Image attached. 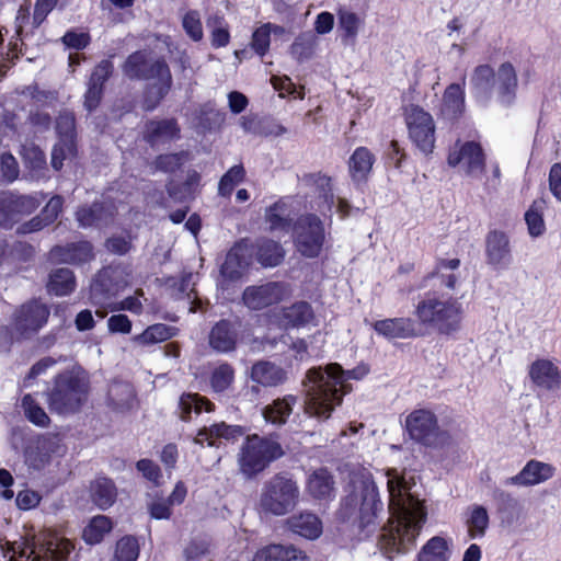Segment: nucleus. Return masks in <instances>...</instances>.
Returning <instances> with one entry per match:
<instances>
[{
    "label": "nucleus",
    "mask_w": 561,
    "mask_h": 561,
    "mask_svg": "<svg viewBox=\"0 0 561 561\" xmlns=\"http://www.w3.org/2000/svg\"><path fill=\"white\" fill-rule=\"evenodd\" d=\"M59 139L76 141V118L73 113L65 111L59 114L56 122Z\"/></svg>",
    "instance_id": "obj_60"
},
{
    "label": "nucleus",
    "mask_w": 561,
    "mask_h": 561,
    "mask_svg": "<svg viewBox=\"0 0 561 561\" xmlns=\"http://www.w3.org/2000/svg\"><path fill=\"white\" fill-rule=\"evenodd\" d=\"M447 161L450 167H458L472 178H480L484 173V154L481 146L474 141H457L449 151Z\"/></svg>",
    "instance_id": "obj_14"
},
{
    "label": "nucleus",
    "mask_w": 561,
    "mask_h": 561,
    "mask_svg": "<svg viewBox=\"0 0 561 561\" xmlns=\"http://www.w3.org/2000/svg\"><path fill=\"white\" fill-rule=\"evenodd\" d=\"M107 403L117 412L131 410L136 404V393L133 386L126 381H114L107 391Z\"/></svg>",
    "instance_id": "obj_27"
},
{
    "label": "nucleus",
    "mask_w": 561,
    "mask_h": 561,
    "mask_svg": "<svg viewBox=\"0 0 561 561\" xmlns=\"http://www.w3.org/2000/svg\"><path fill=\"white\" fill-rule=\"evenodd\" d=\"M250 379L262 387L273 388L285 383L287 371L279 365L270 360H257L251 366Z\"/></svg>",
    "instance_id": "obj_20"
},
{
    "label": "nucleus",
    "mask_w": 561,
    "mask_h": 561,
    "mask_svg": "<svg viewBox=\"0 0 561 561\" xmlns=\"http://www.w3.org/2000/svg\"><path fill=\"white\" fill-rule=\"evenodd\" d=\"M374 330L387 339H409L416 335L415 322L410 318H392L376 321Z\"/></svg>",
    "instance_id": "obj_26"
},
{
    "label": "nucleus",
    "mask_w": 561,
    "mask_h": 561,
    "mask_svg": "<svg viewBox=\"0 0 561 561\" xmlns=\"http://www.w3.org/2000/svg\"><path fill=\"white\" fill-rule=\"evenodd\" d=\"M127 274L124 276V271L119 267H106L102 270L91 285L92 298H98L99 295L115 296L119 290L128 285Z\"/></svg>",
    "instance_id": "obj_19"
},
{
    "label": "nucleus",
    "mask_w": 561,
    "mask_h": 561,
    "mask_svg": "<svg viewBox=\"0 0 561 561\" xmlns=\"http://www.w3.org/2000/svg\"><path fill=\"white\" fill-rule=\"evenodd\" d=\"M374 154L366 147H358L350 158L348 167L354 181H364L371 171Z\"/></svg>",
    "instance_id": "obj_34"
},
{
    "label": "nucleus",
    "mask_w": 561,
    "mask_h": 561,
    "mask_svg": "<svg viewBox=\"0 0 561 561\" xmlns=\"http://www.w3.org/2000/svg\"><path fill=\"white\" fill-rule=\"evenodd\" d=\"M306 490L316 500H330L335 495L334 477L324 468L317 469L308 477Z\"/></svg>",
    "instance_id": "obj_25"
},
{
    "label": "nucleus",
    "mask_w": 561,
    "mask_h": 561,
    "mask_svg": "<svg viewBox=\"0 0 561 561\" xmlns=\"http://www.w3.org/2000/svg\"><path fill=\"white\" fill-rule=\"evenodd\" d=\"M460 265L459 259H442L437 262L435 271L431 275L436 278L440 286L454 289L458 280V276L454 273Z\"/></svg>",
    "instance_id": "obj_46"
},
{
    "label": "nucleus",
    "mask_w": 561,
    "mask_h": 561,
    "mask_svg": "<svg viewBox=\"0 0 561 561\" xmlns=\"http://www.w3.org/2000/svg\"><path fill=\"white\" fill-rule=\"evenodd\" d=\"M286 204L282 201L270 206L265 211L266 222L271 230H286L290 226V219Z\"/></svg>",
    "instance_id": "obj_54"
},
{
    "label": "nucleus",
    "mask_w": 561,
    "mask_h": 561,
    "mask_svg": "<svg viewBox=\"0 0 561 561\" xmlns=\"http://www.w3.org/2000/svg\"><path fill=\"white\" fill-rule=\"evenodd\" d=\"M185 159V152L161 154L156 158L153 165L159 171L174 172L183 164Z\"/></svg>",
    "instance_id": "obj_63"
},
{
    "label": "nucleus",
    "mask_w": 561,
    "mask_h": 561,
    "mask_svg": "<svg viewBox=\"0 0 561 561\" xmlns=\"http://www.w3.org/2000/svg\"><path fill=\"white\" fill-rule=\"evenodd\" d=\"M468 535L471 539L483 537L489 526V515L481 505L472 506L466 520Z\"/></svg>",
    "instance_id": "obj_49"
},
{
    "label": "nucleus",
    "mask_w": 561,
    "mask_h": 561,
    "mask_svg": "<svg viewBox=\"0 0 561 561\" xmlns=\"http://www.w3.org/2000/svg\"><path fill=\"white\" fill-rule=\"evenodd\" d=\"M90 381L80 367L57 374L53 386L46 391V403L51 413L67 416L80 412L87 403Z\"/></svg>",
    "instance_id": "obj_3"
},
{
    "label": "nucleus",
    "mask_w": 561,
    "mask_h": 561,
    "mask_svg": "<svg viewBox=\"0 0 561 561\" xmlns=\"http://www.w3.org/2000/svg\"><path fill=\"white\" fill-rule=\"evenodd\" d=\"M494 80V71L489 65L478 66L472 75L471 83L479 92H485Z\"/></svg>",
    "instance_id": "obj_61"
},
{
    "label": "nucleus",
    "mask_w": 561,
    "mask_h": 561,
    "mask_svg": "<svg viewBox=\"0 0 561 561\" xmlns=\"http://www.w3.org/2000/svg\"><path fill=\"white\" fill-rule=\"evenodd\" d=\"M298 398L294 394H287L283 398L273 400L270 404L262 409V415L265 422L276 426H282L293 412L294 405Z\"/></svg>",
    "instance_id": "obj_30"
},
{
    "label": "nucleus",
    "mask_w": 561,
    "mask_h": 561,
    "mask_svg": "<svg viewBox=\"0 0 561 561\" xmlns=\"http://www.w3.org/2000/svg\"><path fill=\"white\" fill-rule=\"evenodd\" d=\"M419 321L439 334L451 335L460 330L463 317L461 302L445 294H428L415 308Z\"/></svg>",
    "instance_id": "obj_5"
},
{
    "label": "nucleus",
    "mask_w": 561,
    "mask_h": 561,
    "mask_svg": "<svg viewBox=\"0 0 561 561\" xmlns=\"http://www.w3.org/2000/svg\"><path fill=\"white\" fill-rule=\"evenodd\" d=\"M48 290L57 296H65L75 290L76 279L71 270L60 267L54 270L49 275Z\"/></svg>",
    "instance_id": "obj_40"
},
{
    "label": "nucleus",
    "mask_w": 561,
    "mask_h": 561,
    "mask_svg": "<svg viewBox=\"0 0 561 561\" xmlns=\"http://www.w3.org/2000/svg\"><path fill=\"white\" fill-rule=\"evenodd\" d=\"M405 430L412 440L426 447H436L447 439V434L439 430L436 415L427 409L412 411L405 417Z\"/></svg>",
    "instance_id": "obj_9"
},
{
    "label": "nucleus",
    "mask_w": 561,
    "mask_h": 561,
    "mask_svg": "<svg viewBox=\"0 0 561 561\" xmlns=\"http://www.w3.org/2000/svg\"><path fill=\"white\" fill-rule=\"evenodd\" d=\"M196 275L193 273H184L181 276L178 291L179 294L186 295V298L188 299L191 307L190 312H196L197 309H202V300L197 298L195 295L194 286L196 284Z\"/></svg>",
    "instance_id": "obj_58"
},
{
    "label": "nucleus",
    "mask_w": 561,
    "mask_h": 561,
    "mask_svg": "<svg viewBox=\"0 0 561 561\" xmlns=\"http://www.w3.org/2000/svg\"><path fill=\"white\" fill-rule=\"evenodd\" d=\"M272 24L259 27L252 35L251 46L260 56L265 55L270 48Z\"/></svg>",
    "instance_id": "obj_64"
},
{
    "label": "nucleus",
    "mask_w": 561,
    "mask_h": 561,
    "mask_svg": "<svg viewBox=\"0 0 561 561\" xmlns=\"http://www.w3.org/2000/svg\"><path fill=\"white\" fill-rule=\"evenodd\" d=\"M496 81L502 101L510 103L517 87V76L512 64L504 62L500 66Z\"/></svg>",
    "instance_id": "obj_42"
},
{
    "label": "nucleus",
    "mask_w": 561,
    "mask_h": 561,
    "mask_svg": "<svg viewBox=\"0 0 561 561\" xmlns=\"http://www.w3.org/2000/svg\"><path fill=\"white\" fill-rule=\"evenodd\" d=\"M314 318L311 306L308 302L300 301L283 310V319L286 324L291 327H302L310 323Z\"/></svg>",
    "instance_id": "obj_44"
},
{
    "label": "nucleus",
    "mask_w": 561,
    "mask_h": 561,
    "mask_svg": "<svg viewBox=\"0 0 561 561\" xmlns=\"http://www.w3.org/2000/svg\"><path fill=\"white\" fill-rule=\"evenodd\" d=\"M363 25V20L354 12L341 10L339 12V28L342 31V42L354 46Z\"/></svg>",
    "instance_id": "obj_39"
},
{
    "label": "nucleus",
    "mask_w": 561,
    "mask_h": 561,
    "mask_svg": "<svg viewBox=\"0 0 561 561\" xmlns=\"http://www.w3.org/2000/svg\"><path fill=\"white\" fill-rule=\"evenodd\" d=\"M152 61L153 58L146 50L135 51L125 60L123 73L131 80H144Z\"/></svg>",
    "instance_id": "obj_33"
},
{
    "label": "nucleus",
    "mask_w": 561,
    "mask_h": 561,
    "mask_svg": "<svg viewBox=\"0 0 561 561\" xmlns=\"http://www.w3.org/2000/svg\"><path fill=\"white\" fill-rule=\"evenodd\" d=\"M531 381L545 390H557L561 387V370L550 359L540 358L529 366Z\"/></svg>",
    "instance_id": "obj_21"
},
{
    "label": "nucleus",
    "mask_w": 561,
    "mask_h": 561,
    "mask_svg": "<svg viewBox=\"0 0 561 561\" xmlns=\"http://www.w3.org/2000/svg\"><path fill=\"white\" fill-rule=\"evenodd\" d=\"M283 454V448L276 440L253 435L241 446L238 455L239 470L247 479H252Z\"/></svg>",
    "instance_id": "obj_8"
},
{
    "label": "nucleus",
    "mask_w": 561,
    "mask_h": 561,
    "mask_svg": "<svg viewBox=\"0 0 561 561\" xmlns=\"http://www.w3.org/2000/svg\"><path fill=\"white\" fill-rule=\"evenodd\" d=\"M242 435V430L237 425H228L225 422L216 423L209 427H203L198 431L194 442L203 445L207 442L209 446L218 447L216 439L236 440Z\"/></svg>",
    "instance_id": "obj_28"
},
{
    "label": "nucleus",
    "mask_w": 561,
    "mask_h": 561,
    "mask_svg": "<svg viewBox=\"0 0 561 561\" xmlns=\"http://www.w3.org/2000/svg\"><path fill=\"white\" fill-rule=\"evenodd\" d=\"M245 170L241 164L231 167L220 179L218 194L224 197L231 195L234 187L244 180Z\"/></svg>",
    "instance_id": "obj_55"
},
{
    "label": "nucleus",
    "mask_w": 561,
    "mask_h": 561,
    "mask_svg": "<svg viewBox=\"0 0 561 561\" xmlns=\"http://www.w3.org/2000/svg\"><path fill=\"white\" fill-rule=\"evenodd\" d=\"M182 25L185 33L195 42L203 38V26L201 15L197 11H188L182 20Z\"/></svg>",
    "instance_id": "obj_62"
},
{
    "label": "nucleus",
    "mask_w": 561,
    "mask_h": 561,
    "mask_svg": "<svg viewBox=\"0 0 561 561\" xmlns=\"http://www.w3.org/2000/svg\"><path fill=\"white\" fill-rule=\"evenodd\" d=\"M207 25L211 28L210 39L214 47H225L229 44L230 34L221 16L215 15L209 18Z\"/></svg>",
    "instance_id": "obj_56"
},
{
    "label": "nucleus",
    "mask_w": 561,
    "mask_h": 561,
    "mask_svg": "<svg viewBox=\"0 0 561 561\" xmlns=\"http://www.w3.org/2000/svg\"><path fill=\"white\" fill-rule=\"evenodd\" d=\"M554 474V468L547 462L535 459L529 460L516 476L510 477L504 481L505 485L531 486L540 484Z\"/></svg>",
    "instance_id": "obj_18"
},
{
    "label": "nucleus",
    "mask_w": 561,
    "mask_h": 561,
    "mask_svg": "<svg viewBox=\"0 0 561 561\" xmlns=\"http://www.w3.org/2000/svg\"><path fill=\"white\" fill-rule=\"evenodd\" d=\"M485 252L489 264L507 266L511 262L510 240L505 232L490 231L485 239Z\"/></svg>",
    "instance_id": "obj_22"
},
{
    "label": "nucleus",
    "mask_w": 561,
    "mask_h": 561,
    "mask_svg": "<svg viewBox=\"0 0 561 561\" xmlns=\"http://www.w3.org/2000/svg\"><path fill=\"white\" fill-rule=\"evenodd\" d=\"M442 114L450 119L457 118L465 111V92L460 84H449L444 94L442 103Z\"/></svg>",
    "instance_id": "obj_32"
},
{
    "label": "nucleus",
    "mask_w": 561,
    "mask_h": 561,
    "mask_svg": "<svg viewBox=\"0 0 561 561\" xmlns=\"http://www.w3.org/2000/svg\"><path fill=\"white\" fill-rule=\"evenodd\" d=\"M180 137V128L175 119L149 121L146 124L144 138L151 146L165 144Z\"/></svg>",
    "instance_id": "obj_24"
},
{
    "label": "nucleus",
    "mask_w": 561,
    "mask_h": 561,
    "mask_svg": "<svg viewBox=\"0 0 561 561\" xmlns=\"http://www.w3.org/2000/svg\"><path fill=\"white\" fill-rule=\"evenodd\" d=\"M247 266L248 263L243 254V249L241 247H233L227 253L220 272L224 277L236 280L242 276Z\"/></svg>",
    "instance_id": "obj_37"
},
{
    "label": "nucleus",
    "mask_w": 561,
    "mask_h": 561,
    "mask_svg": "<svg viewBox=\"0 0 561 561\" xmlns=\"http://www.w3.org/2000/svg\"><path fill=\"white\" fill-rule=\"evenodd\" d=\"M22 159L35 178H41L47 170L46 156L34 142H25L21 149Z\"/></svg>",
    "instance_id": "obj_36"
},
{
    "label": "nucleus",
    "mask_w": 561,
    "mask_h": 561,
    "mask_svg": "<svg viewBox=\"0 0 561 561\" xmlns=\"http://www.w3.org/2000/svg\"><path fill=\"white\" fill-rule=\"evenodd\" d=\"M299 499L297 481L286 473H277L263 484L259 510L267 515L284 516L295 510Z\"/></svg>",
    "instance_id": "obj_7"
},
{
    "label": "nucleus",
    "mask_w": 561,
    "mask_h": 561,
    "mask_svg": "<svg viewBox=\"0 0 561 561\" xmlns=\"http://www.w3.org/2000/svg\"><path fill=\"white\" fill-rule=\"evenodd\" d=\"M50 260L68 263L82 264L93 259L92 245L87 241L70 243L66 247L56 245L49 252Z\"/></svg>",
    "instance_id": "obj_23"
},
{
    "label": "nucleus",
    "mask_w": 561,
    "mask_h": 561,
    "mask_svg": "<svg viewBox=\"0 0 561 561\" xmlns=\"http://www.w3.org/2000/svg\"><path fill=\"white\" fill-rule=\"evenodd\" d=\"M49 314L50 311L46 305L38 300H31L14 310L11 325L21 337L30 339L47 323Z\"/></svg>",
    "instance_id": "obj_10"
},
{
    "label": "nucleus",
    "mask_w": 561,
    "mask_h": 561,
    "mask_svg": "<svg viewBox=\"0 0 561 561\" xmlns=\"http://www.w3.org/2000/svg\"><path fill=\"white\" fill-rule=\"evenodd\" d=\"M144 80L150 81L146 90L144 106L147 111H151L158 106L172 88V75L165 60L153 59Z\"/></svg>",
    "instance_id": "obj_13"
},
{
    "label": "nucleus",
    "mask_w": 561,
    "mask_h": 561,
    "mask_svg": "<svg viewBox=\"0 0 561 561\" xmlns=\"http://www.w3.org/2000/svg\"><path fill=\"white\" fill-rule=\"evenodd\" d=\"M111 216L112 214L100 203H94L90 207H81L77 211V220L84 228L106 222Z\"/></svg>",
    "instance_id": "obj_47"
},
{
    "label": "nucleus",
    "mask_w": 561,
    "mask_h": 561,
    "mask_svg": "<svg viewBox=\"0 0 561 561\" xmlns=\"http://www.w3.org/2000/svg\"><path fill=\"white\" fill-rule=\"evenodd\" d=\"M113 62L108 59L100 61L93 69L88 88L84 93L83 106L88 112H93L101 103L104 90V83L113 73Z\"/></svg>",
    "instance_id": "obj_17"
},
{
    "label": "nucleus",
    "mask_w": 561,
    "mask_h": 561,
    "mask_svg": "<svg viewBox=\"0 0 561 561\" xmlns=\"http://www.w3.org/2000/svg\"><path fill=\"white\" fill-rule=\"evenodd\" d=\"M380 502L376 484L368 473H355L351 477L346 486V495L341 503V511L344 517L359 514L362 526H369Z\"/></svg>",
    "instance_id": "obj_6"
},
{
    "label": "nucleus",
    "mask_w": 561,
    "mask_h": 561,
    "mask_svg": "<svg viewBox=\"0 0 561 561\" xmlns=\"http://www.w3.org/2000/svg\"><path fill=\"white\" fill-rule=\"evenodd\" d=\"M284 255L282 245L273 240H262L257 245V261L265 267L280 264Z\"/></svg>",
    "instance_id": "obj_45"
},
{
    "label": "nucleus",
    "mask_w": 561,
    "mask_h": 561,
    "mask_svg": "<svg viewBox=\"0 0 561 561\" xmlns=\"http://www.w3.org/2000/svg\"><path fill=\"white\" fill-rule=\"evenodd\" d=\"M91 496L95 505L105 510L114 503L116 499V488L110 479H96L91 485Z\"/></svg>",
    "instance_id": "obj_41"
},
{
    "label": "nucleus",
    "mask_w": 561,
    "mask_h": 561,
    "mask_svg": "<svg viewBox=\"0 0 561 561\" xmlns=\"http://www.w3.org/2000/svg\"><path fill=\"white\" fill-rule=\"evenodd\" d=\"M22 408L25 417L36 426L47 427L50 424V417L39 403L31 396L25 394L22 399Z\"/></svg>",
    "instance_id": "obj_53"
},
{
    "label": "nucleus",
    "mask_w": 561,
    "mask_h": 561,
    "mask_svg": "<svg viewBox=\"0 0 561 561\" xmlns=\"http://www.w3.org/2000/svg\"><path fill=\"white\" fill-rule=\"evenodd\" d=\"M62 453L58 435H41L25 450V462L28 467L39 470L47 466L53 455Z\"/></svg>",
    "instance_id": "obj_16"
},
{
    "label": "nucleus",
    "mask_w": 561,
    "mask_h": 561,
    "mask_svg": "<svg viewBox=\"0 0 561 561\" xmlns=\"http://www.w3.org/2000/svg\"><path fill=\"white\" fill-rule=\"evenodd\" d=\"M139 554L138 542L134 537L127 536L116 543L115 556L112 561H136Z\"/></svg>",
    "instance_id": "obj_59"
},
{
    "label": "nucleus",
    "mask_w": 561,
    "mask_h": 561,
    "mask_svg": "<svg viewBox=\"0 0 561 561\" xmlns=\"http://www.w3.org/2000/svg\"><path fill=\"white\" fill-rule=\"evenodd\" d=\"M7 561H65L75 549L73 543L51 530L35 535L31 540L7 542Z\"/></svg>",
    "instance_id": "obj_4"
},
{
    "label": "nucleus",
    "mask_w": 561,
    "mask_h": 561,
    "mask_svg": "<svg viewBox=\"0 0 561 561\" xmlns=\"http://www.w3.org/2000/svg\"><path fill=\"white\" fill-rule=\"evenodd\" d=\"M176 333V329L164 323L148 327L142 333L136 335L134 341L139 345H151L164 342Z\"/></svg>",
    "instance_id": "obj_43"
},
{
    "label": "nucleus",
    "mask_w": 561,
    "mask_h": 561,
    "mask_svg": "<svg viewBox=\"0 0 561 561\" xmlns=\"http://www.w3.org/2000/svg\"><path fill=\"white\" fill-rule=\"evenodd\" d=\"M368 371L369 369L365 365L345 371L336 363L329 364L324 368L308 369L301 381L305 413L319 420L329 419L335 407L342 403L343 396L351 391L346 381L359 380Z\"/></svg>",
    "instance_id": "obj_2"
},
{
    "label": "nucleus",
    "mask_w": 561,
    "mask_h": 561,
    "mask_svg": "<svg viewBox=\"0 0 561 561\" xmlns=\"http://www.w3.org/2000/svg\"><path fill=\"white\" fill-rule=\"evenodd\" d=\"M405 122L412 141L422 152L431 153L435 145V125L432 115L417 105H409L405 108Z\"/></svg>",
    "instance_id": "obj_11"
},
{
    "label": "nucleus",
    "mask_w": 561,
    "mask_h": 561,
    "mask_svg": "<svg viewBox=\"0 0 561 561\" xmlns=\"http://www.w3.org/2000/svg\"><path fill=\"white\" fill-rule=\"evenodd\" d=\"M112 529V522L104 515L93 517L83 530V539L87 543L95 545L103 540Z\"/></svg>",
    "instance_id": "obj_50"
},
{
    "label": "nucleus",
    "mask_w": 561,
    "mask_h": 561,
    "mask_svg": "<svg viewBox=\"0 0 561 561\" xmlns=\"http://www.w3.org/2000/svg\"><path fill=\"white\" fill-rule=\"evenodd\" d=\"M309 181L314 186L316 193L318 194V209L323 215L331 214L332 208L335 205V197L332 192L331 179L327 175L313 174L309 176Z\"/></svg>",
    "instance_id": "obj_35"
},
{
    "label": "nucleus",
    "mask_w": 561,
    "mask_h": 561,
    "mask_svg": "<svg viewBox=\"0 0 561 561\" xmlns=\"http://www.w3.org/2000/svg\"><path fill=\"white\" fill-rule=\"evenodd\" d=\"M5 195L9 199L8 205H12L19 219L24 215L33 213L45 198V195L42 193L35 195H14L12 193H5Z\"/></svg>",
    "instance_id": "obj_48"
},
{
    "label": "nucleus",
    "mask_w": 561,
    "mask_h": 561,
    "mask_svg": "<svg viewBox=\"0 0 561 561\" xmlns=\"http://www.w3.org/2000/svg\"><path fill=\"white\" fill-rule=\"evenodd\" d=\"M297 250L307 257H317L323 247L324 228L322 221L314 215L299 218L295 227Z\"/></svg>",
    "instance_id": "obj_12"
},
{
    "label": "nucleus",
    "mask_w": 561,
    "mask_h": 561,
    "mask_svg": "<svg viewBox=\"0 0 561 561\" xmlns=\"http://www.w3.org/2000/svg\"><path fill=\"white\" fill-rule=\"evenodd\" d=\"M287 294L283 283L271 282L260 286H249L242 295L243 304L251 310H261L284 299Z\"/></svg>",
    "instance_id": "obj_15"
},
{
    "label": "nucleus",
    "mask_w": 561,
    "mask_h": 561,
    "mask_svg": "<svg viewBox=\"0 0 561 561\" xmlns=\"http://www.w3.org/2000/svg\"><path fill=\"white\" fill-rule=\"evenodd\" d=\"M234 381V368L229 363H221L210 375V387L215 392L228 390Z\"/></svg>",
    "instance_id": "obj_52"
},
{
    "label": "nucleus",
    "mask_w": 561,
    "mask_h": 561,
    "mask_svg": "<svg viewBox=\"0 0 561 561\" xmlns=\"http://www.w3.org/2000/svg\"><path fill=\"white\" fill-rule=\"evenodd\" d=\"M208 341L214 351L218 353H229L236 348L237 332L229 321L221 320L211 328Z\"/></svg>",
    "instance_id": "obj_29"
},
{
    "label": "nucleus",
    "mask_w": 561,
    "mask_h": 561,
    "mask_svg": "<svg viewBox=\"0 0 561 561\" xmlns=\"http://www.w3.org/2000/svg\"><path fill=\"white\" fill-rule=\"evenodd\" d=\"M77 152L76 141L67 140L64 138L59 139V141L54 146L51 151V165L55 170H60L62 167V162L66 159L73 158Z\"/></svg>",
    "instance_id": "obj_57"
},
{
    "label": "nucleus",
    "mask_w": 561,
    "mask_h": 561,
    "mask_svg": "<svg viewBox=\"0 0 561 561\" xmlns=\"http://www.w3.org/2000/svg\"><path fill=\"white\" fill-rule=\"evenodd\" d=\"M180 417L187 421L191 413L199 414L203 410L206 412L214 411V404L198 393H183L179 401Z\"/></svg>",
    "instance_id": "obj_38"
},
{
    "label": "nucleus",
    "mask_w": 561,
    "mask_h": 561,
    "mask_svg": "<svg viewBox=\"0 0 561 561\" xmlns=\"http://www.w3.org/2000/svg\"><path fill=\"white\" fill-rule=\"evenodd\" d=\"M387 488L391 518L379 536V549L388 558L407 553L415 545L426 512L422 503L410 493V483L403 473L389 469Z\"/></svg>",
    "instance_id": "obj_1"
},
{
    "label": "nucleus",
    "mask_w": 561,
    "mask_h": 561,
    "mask_svg": "<svg viewBox=\"0 0 561 561\" xmlns=\"http://www.w3.org/2000/svg\"><path fill=\"white\" fill-rule=\"evenodd\" d=\"M286 523L293 533L307 539H317L322 534V523L320 518L309 512L293 515Z\"/></svg>",
    "instance_id": "obj_31"
},
{
    "label": "nucleus",
    "mask_w": 561,
    "mask_h": 561,
    "mask_svg": "<svg viewBox=\"0 0 561 561\" xmlns=\"http://www.w3.org/2000/svg\"><path fill=\"white\" fill-rule=\"evenodd\" d=\"M448 543L443 537H433L421 549L419 561H447Z\"/></svg>",
    "instance_id": "obj_51"
}]
</instances>
